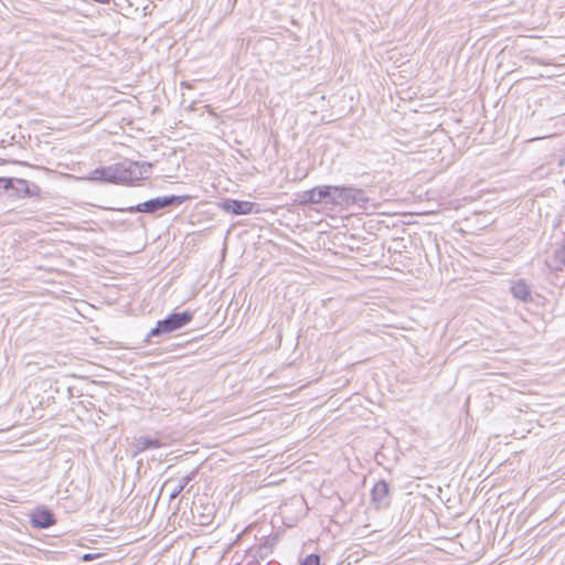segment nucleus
<instances>
[{
  "label": "nucleus",
  "mask_w": 565,
  "mask_h": 565,
  "mask_svg": "<svg viewBox=\"0 0 565 565\" xmlns=\"http://www.w3.org/2000/svg\"><path fill=\"white\" fill-rule=\"evenodd\" d=\"M152 164L149 162L122 161L114 164V183H134L147 179Z\"/></svg>",
  "instance_id": "1"
},
{
  "label": "nucleus",
  "mask_w": 565,
  "mask_h": 565,
  "mask_svg": "<svg viewBox=\"0 0 565 565\" xmlns=\"http://www.w3.org/2000/svg\"><path fill=\"white\" fill-rule=\"evenodd\" d=\"M369 198L362 189L331 185V204L338 206H358L365 209Z\"/></svg>",
  "instance_id": "2"
},
{
  "label": "nucleus",
  "mask_w": 565,
  "mask_h": 565,
  "mask_svg": "<svg viewBox=\"0 0 565 565\" xmlns=\"http://www.w3.org/2000/svg\"><path fill=\"white\" fill-rule=\"evenodd\" d=\"M192 319L193 313L190 311L172 312L164 319L157 322L156 327L147 334V339L177 331L190 323Z\"/></svg>",
  "instance_id": "3"
},
{
  "label": "nucleus",
  "mask_w": 565,
  "mask_h": 565,
  "mask_svg": "<svg viewBox=\"0 0 565 565\" xmlns=\"http://www.w3.org/2000/svg\"><path fill=\"white\" fill-rule=\"evenodd\" d=\"M0 188L12 191V195L18 198H38L41 189L35 183L19 178H0Z\"/></svg>",
  "instance_id": "4"
},
{
  "label": "nucleus",
  "mask_w": 565,
  "mask_h": 565,
  "mask_svg": "<svg viewBox=\"0 0 565 565\" xmlns=\"http://www.w3.org/2000/svg\"><path fill=\"white\" fill-rule=\"evenodd\" d=\"M218 206L223 211L234 215H247L259 212V209L256 207V203L249 201H239L235 199H225L220 202Z\"/></svg>",
  "instance_id": "5"
},
{
  "label": "nucleus",
  "mask_w": 565,
  "mask_h": 565,
  "mask_svg": "<svg viewBox=\"0 0 565 565\" xmlns=\"http://www.w3.org/2000/svg\"><path fill=\"white\" fill-rule=\"evenodd\" d=\"M371 503L376 510L387 509L391 504L390 486L385 480H379L371 490Z\"/></svg>",
  "instance_id": "6"
},
{
  "label": "nucleus",
  "mask_w": 565,
  "mask_h": 565,
  "mask_svg": "<svg viewBox=\"0 0 565 565\" xmlns=\"http://www.w3.org/2000/svg\"><path fill=\"white\" fill-rule=\"evenodd\" d=\"M323 201L331 203V185L316 186L301 194V203L319 204Z\"/></svg>",
  "instance_id": "7"
},
{
  "label": "nucleus",
  "mask_w": 565,
  "mask_h": 565,
  "mask_svg": "<svg viewBox=\"0 0 565 565\" xmlns=\"http://www.w3.org/2000/svg\"><path fill=\"white\" fill-rule=\"evenodd\" d=\"M160 210H163L160 196L147 200V201L138 203L136 205L117 209V211H119V212L147 213V214H153Z\"/></svg>",
  "instance_id": "8"
},
{
  "label": "nucleus",
  "mask_w": 565,
  "mask_h": 565,
  "mask_svg": "<svg viewBox=\"0 0 565 565\" xmlns=\"http://www.w3.org/2000/svg\"><path fill=\"white\" fill-rule=\"evenodd\" d=\"M31 524L36 529H47L55 524V516L47 508H38L31 513Z\"/></svg>",
  "instance_id": "9"
},
{
  "label": "nucleus",
  "mask_w": 565,
  "mask_h": 565,
  "mask_svg": "<svg viewBox=\"0 0 565 565\" xmlns=\"http://www.w3.org/2000/svg\"><path fill=\"white\" fill-rule=\"evenodd\" d=\"M511 292L514 296V298L522 300L523 302H529L532 300L531 289L523 279H520L512 284Z\"/></svg>",
  "instance_id": "10"
},
{
  "label": "nucleus",
  "mask_w": 565,
  "mask_h": 565,
  "mask_svg": "<svg viewBox=\"0 0 565 565\" xmlns=\"http://www.w3.org/2000/svg\"><path fill=\"white\" fill-rule=\"evenodd\" d=\"M545 263L552 271L562 270L565 266V244L561 248L554 250L552 257L546 259Z\"/></svg>",
  "instance_id": "11"
},
{
  "label": "nucleus",
  "mask_w": 565,
  "mask_h": 565,
  "mask_svg": "<svg viewBox=\"0 0 565 565\" xmlns=\"http://www.w3.org/2000/svg\"><path fill=\"white\" fill-rule=\"evenodd\" d=\"M114 166L97 168L89 173V180L114 183Z\"/></svg>",
  "instance_id": "12"
},
{
  "label": "nucleus",
  "mask_w": 565,
  "mask_h": 565,
  "mask_svg": "<svg viewBox=\"0 0 565 565\" xmlns=\"http://www.w3.org/2000/svg\"><path fill=\"white\" fill-rule=\"evenodd\" d=\"M198 469H193L188 475L182 477L177 486H174L169 494L170 500H174L185 487L195 478Z\"/></svg>",
  "instance_id": "13"
},
{
  "label": "nucleus",
  "mask_w": 565,
  "mask_h": 565,
  "mask_svg": "<svg viewBox=\"0 0 565 565\" xmlns=\"http://www.w3.org/2000/svg\"><path fill=\"white\" fill-rule=\"evenodd\" d=\"M161 441L159 439H152L149 437H139L135 440L134 446L136 448V452H143L148 449H157L161 447Z\"/></svg>",
  "instance_id": "14"
},
{
  "label": "nucleus",
  "mask_w": 565,
  "mask_h": 565,
  "mask_svg": "<svg viewBox=\"0 0 565 565\" xmlns=\"http://www.w3.org/2000/svg\"><path fill=\"white\" fill-rule=\"evenodd\" d=\"M189 199H190L189 195H174V194H172V195L160 196V200H161L163 209H166L168 206H179L182 203H184L185 201H188Z\"/></svg>",
  "instance_id": "15"
},
{
  "label": "nucleus",
  "mask_w": 565,
  "mask_h": 565,
  "mask_svg": "<svg viewBox=\"0 0 565 565\" xmlns=\"http://www.w3.org/2000/svg\"><path fill=\"white\" fill-rule=\"evenodd\" d=\"M273 550V545L269 541H265L263 544H260L255 551H254V557L266 559Z\"/></svg>",
  "instance_id": "16"
},
{
  "label": "nucleus",
  "mask_w": 565,
  "mask_h": 565,
  "mask_svg": "<svg viewBox=\"0 0 565 565\" xmlns=\"http://www.w3.org/2000/svg\"><path fill=\"white\" fill-rule=\"evenodd\" d=\"M300 565H320V556L317 554L307 555Z\"/></svg>",
  "instance_id": "17"
},
{
  "label": "nucleus",
  "mask_w": 565,
  "mask_h": 565,
  "mask_svg": "<svg viewBox=\"0 0 565 565\" xmlns=\"http://www.w3.org/2000/svg\"><path fill=\"white\" fill-rule=\"evenodd\" d=\"M96 556L97 555H95V554L87 553V554H84L83 559L84 561H90V559L95 558Z\"/></svg>",
  "instance_id": "18"
},
{
  "label": "nucleus",
  "mask_w": 565,
  "mask_h": 565,
  "mask_svg": "<svg viewBox=\"0 0 565 565\" xmlns=\"http://www.w3.org/2000/svg\"><path fill=\"white\" fill-rule=\"evenodd\" d=\"M93 2L99 3V4H107L110 2V0H92Z\"/></svg>",
  "instance_id": "19"
}]
</instances>
